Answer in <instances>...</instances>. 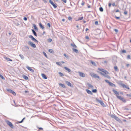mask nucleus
<instances>
[{
	"instance_id": "nucleus-34",
	"label": "nucleus",
	"mask_w": 131,
	"mask_h": 131,
	"mask_svg": "<svg viewBox=\"0 0 131 131\" xmlns=\"http://www.w3.org/2000/svg\"><path fill=\"white\" fill-rule=\"evenodd\" d=\"M103 72L104 73V74H107L108 73V72L106 71L105 70H104V71H103Z\"/></svg>"
},
{
	"instance_id": "nucleus-60",
	"label": "nucleus",
	"mask_w": 131,
	"mask_h": 131,
	"mask_svg": "<svg viewBox=\"0 0 131 131\" xmlns=\"http://www.w3.org/2000/svg\"><path fill=\"white\" fill-rule=\"evenodd\" d=\"M88 8H89L91 7V6L88 4Z\"/></svg>"
},
{
	"instance_id": "nucleus-3",
	"label": "nucleus",
	"mask_w": 131,
	"mask_h": 131,
	"mask_svg": "<svg viewBox=\"0 0 131 131\" xmlns=\"http://www.w3.org/2000/svg\"><path fill=\"white\" fill-rule=\"evenodd\" d=\"M49 2L53 6L54 8H57V6L56 3H55L56 4H54L51 0H49Z\"/></svg>"
},
{
	"instance_id": "nucleus-16",
	"label": "nucleus",
	"mask_w": 131,
	"mask_h": 131,
	"mask_svg": "<svg viewBox=\"0 0 131 131\" xmlns=\"http://www.w3.org/2000/svg\"><path fill=\"white\" fill-rule=\"evenodd\" d=\"M101 74L103 75H104V76L106 77L108 79H110L111 78L108 75H107V74H104L102 72H101Z\"/></svg>"
},
{
	"instance_id": "nucleus-36",
	"label": "nucleus",
	"mask_w": 131,
	"mask_h": 131,
	"mask_svg": "<svg viewBox=\"0 0 131 131\" xmlns=\"http://www.w3.org/2000/svg\"><path fill=\"white\" fill-rule=\"evenodd\" d=\"M59 74L61 76V77H63V76L64 74L62 73H61V72H59Z\"/></svg>"
},
{
	"instance_id": "nucleus-9",
	"label": "nucleus",
	"mask_w": 131,
	"mask_h": 131,
	"mask_svg": "<svg viewBox=\"0 0 131 131\" xmlns=\"http://www.w3.org/2000/svg\"><path fill=\"white\" fill-rule=\"evenodd\" d=\"M118 98L122 101L124 103H126V100L121 96H118Z\"/></svg>"
},
{
	"instance_id": "nucleus-41",
	"label": "nucleus",
	"mask_w": 131,
	"mask_h": 131,
	"mask_svg": "<svg viewBox=\"0 0 131 131\" xmlns=\"http://www.w3.org/2000/svg\"><path fill=\"white\" fill-rule=\"evenodd\" d=\"M0 77L3 80H5V78L1 74H0Z\"/></svg>"
},
{
	"instance_id": "nucleus-20",
	"label": "nucleus",
	"mask_w": 131,
	"mask_h": 131,
	"mask_svg": "<svg viewBox=\"0 0 131 131\" xmlns=\"http://www.w3.org/2000/svg\"><path fill=\"white\" fill-rule=\"evenodd\" d=\"M86 91L89 94L92 95L93 94L88 89H86Z\"/></svg>"
},
{
	"instance_id": "nucleus-59",
	"label": "nucleus",
	"mask_w": 131,
	"mask_h": 131,
	"mask_svg": "<svg viewBox=\"0 0 131 131\" xmlns=\"http://www.w3.org/2000/svg\"><path fill=\"white\" fill-rule=\"evenodd\" d=\"M39 129L40 130H42L43 129L42 128H41V127H40L39 128Z\"/></svg>"
},
{
	"instance_id": "nucleus-1",
	"label": "nucleus",
	"mask_w": 131,
	"mask_h": 131,
	"mask_svg": "<svg viewBox=\"0 0 131 131\" xmlns=\"http://www.w3.org/2000/svg\"><path fill=\"white\" fill-rule=\"evenodd\" d=\"M118 84L120 86H122L123 88H125L128 89V90H129L130 88L129 87L128 85H126L122 83V82L121 81H119L118 82Z\"/></svg>"
},
{
	"instance_id": "nucleus-33",
	"label": "nucleus",
	"mask_w": 131,
	"mask_h": 131,
	"mask_svg": "<svg viewBox=\"0 0 131 131\" xmlns=\"http://www.w3.org/2000/svg\"><path fill=\"white\" fill-rule=\"evenodd\" d=\"M91 63L93 64V65L94 66H96V63L94 62H93L92 61H91Z\"/></svg>"
},
{
	"instance_id": "nucleus-5",
	"label": "nucleus",
	"mask_w": 131,
	"mask_h": 131,
	"mask_svg": "<svg viewBox=\"0 0 131 131\" xmlns=\"http://www.w3.org/2000/svg\"><path fill=\"white\" fill-rule=\"evenodd\" d=\"M28 45H30L33 48H35L36 47L35 45L30 41H28Z\"/></svg>"
},
{
	"instance_id": "nucleus-18",
	"label": "nucleus",
	"mask_w": 131,
	"mask_h": 131,
	"mask_svg": "<svg viewBox=\"0 0 131 131\" xmlns=\"http://www.w3.org/2000/svg\"><path fill=\"white\" fill-rule=\"evenodd\" d=\"M64 68L66 70H67V71H68V72H72L71 70L68 68H67L66 67H64Z\"/></svg>"
},
{
	"instance_id": "nucleus-62",
	"label": "nucleus",
	"mask_w": 131,
	"mask_h": 131,
	"mask_svg": "<svg viewBox=\"0 0 131 131\" xmlns=\"http://www.w3.org/2000/svg\"><path fill=\"white\" fill-rule=\"evenodd\" d=\"M24 92L25 93H28L29 91H28L25 90Z\"/></svg>"
},
{
	"instance_id": "nucleus-2",
	"label": "nucleus",
	"mask_w": 131,
	"mask_h": 131,
	"mask_svg": "<svg viewBox=\"0 0 131 131\" xmlns=\"http://www.w3.org/2000/svg\"><path fill=\"white\" fill-rule=\"evenodd\" d=\"M110 116L111 117L114 118L117 121L120 122L121 121L120 119L115 114H111Z\"/></svg>"
},
{
	"instance_id": "nucleus-14",
	"label": "nucleus",
	"mask_w": 131,
	"mask_h": 131,
	"mask_svg": "<svg viewBox=\"0 0 131 131\" xmlns=\"http://www.w3.org/2000/svg\"><path fill=\"white\" fill-rule=\"evenodd\" d=\"M79 76L82 77L84 78L85 77V74L82 72H79Z\"/></svg>"
},
{
	"instance_id": "nucleus-54",
	"label": "nucleus",
	"mask_w": 131,
	"mask_h": 131,
	"mask_svg": "<svg viewBox=\"0 0 131 131\" xmlns=\"http://www.w3.org/2000/svg\"><path fill=\"white\" fill-rule=\"evenodd\" d=\"M119 95V92H118V93H117V94L116 95V97H117L118 98V96H118V95Z\"/></svg>"
},
{
	"instance_id": "nucleus-13",
	"label": "nucleus",
	"mask_w": 131,
	"mask_h": 131,
	"mask_svg": "<svg viewBox=\"0 0 131 131\" xmlns=\"http://www.w3.org/2000/svg\"><path fill=\"white\" fill-rule=\"evenodd\" d=\"M65 82L66 84H67L68 86L71 87H73V85L71 83L69 82H68L67 81H65Z\"/></svg>"
},
{
	"instance_id": "nucleus-25",
	"label": "nucleus",
	"mask_w": 131,
	"mask_h": 131,
	"mask_svg": "<svg viewBox=\"0 0 131 131\" xmlns=\"http://www.w3.org/2000/svg\"><path fill=\"white\" fill-rule=\"evenodd\" d=\"M23 78L26 80H27L28 79V78L26 75H23Z\"/></svg>"
},
{
	"instance_id": "nucleus-7",
	"label": "nucleus",
	"mask_w": 131,
	"mask_h": 131,
	"mask_svg": "<svg viewBox=\"0 0 131 131\" xmlns=\"http://www.w3.org/2000/svg\"><path fill=\"white\" fill-rule=\"evenodd\" d=\"M7 90L9 93H12L14 96L16 95V93L13 90L9 89H7Z\"/></svg>"
},
{
	"instance_id": "nucleus-57",
	"label": "nucleus",
	"mask_w": 131,
	"mask_h": 131,
	"mask_svg": "<svg viewBox=\"0 0 131 131\" xmlns=\"http://www.w3.org/2000/svg\"><path fill=\"white\" fill-rule=\"evenodd\" d=\"M85 38L87 39H89V37L88 36H86L85 37Z\"/></svg>"
},
{
	"instance_id": "nucleus-53",
	"label": "nucleus",
	"mask_w": 131,
	"mask_h": 131,
	"mask_svg": "<svg viewBox=\"0 0 131 131\" xmlns=\"http://www.w3.org/2000/svg\"><path fill=\"white\" fill-rule=\"evenodd\" d=\"M83 17H80L79 18V20H82V19H83Z\"/></svg>"
},
{
	"instance_id": "nucleus-50",
	"label": "nucleus",
	"mask_w": 131,
	"mask_h": 131,
	"mask_svg": "<svg viewBox=\"0 0 131 131\" xmlns=\"http://www.w3.org/2000/svg\"><path fill=\"white\" fill-rule=\"evenodd\" d=\"M114 31L116 32H118V29H114Z\"/></svg>"
},
{
	"instance_id": "nucleus-58",
	"label": "nucleus",
	"mask_w": 131,
	"mask_h": 131,
	"mask_svg": "<svg viewBox=\"0 0 131 131\" xmlns=\"http://www.w3.org/2000/svg\"><path fill=\"white\" fill-rule=\"evenodd\" d=\"M111 3H109L108 4V6L109 7H110L111 6Z\"/></svg>"
},
{
	"instance_id": "nucleus-47",
	"label": "nucleus",
	"mask_w": 131,
	"mask_h": 131,
	"mask_svg": "<svg viewBox=\"0 0 131 131\" xmlns=\"http://www.w3.org/2000/svg\"><path fill=\"white\" fill-rule=\"evenodd\" d=\"M95 24L96 25H98V23L97 21H95Z\"/></svg>"
},
{
	"instance_id": "nucleus-30",
	"label": "nucleus",
	"mask_w": 131,
	"mask_h": 131,
	"mask_svg": "<svg viewBox=\"0 0 131 131\" xmlns=\"http://www.w3.org/2000/svg\"><path fill=\"white\" fill-rule=\"evenodd\" d=\"M48 51L50 53H54V51L52 49H49V50Z\"/></svg>"
},
{
	"instance_id": "nucleus-8",
	"label": "nucleus",
	"mask_w": 131,
	"mask_h": 131,
	"mask_svg": "<svg viewBox=\"0 0 131 131\" xmlns=\"http://www.w3.org/2000/svg\"><path fill=\"white\" fill-rule=\"evenodd\" d=\"M29 38L31 39L33 41H34L35 42H36L37 43L38 42V41L35 38H34L32 36V35H29Z\"/></svg>"
},
{
	"instance_id": "nucleus-19",
	"label": "nucleus",
	"mask_w": 131,
	"mask_h": 131,
	"mask_svg": "<svg viewBox=\"0 0 131 131\" xmlns=\"http://www.w3.org/2000/svg\"><path fill=\"white\" fill-rule=\"evenodd\" d=\"M4 58L8 61H12V60L11 59L6 57H4Z\"/></svg>"
},
{
	"instance_id": "nucleus-12",
	"label": "nucleus",
	"mask_w": 131,
	"mask_h": 131,
	"mask_svg": "<svg viewBox=\"0 0 131 131\" xmlns=\"http://www.w3.org/2000/svg\"><path fill=\"white\" fill-rule=\"evenodd\" d=\"M116 19L117 20H120L121 21H125L124 17H115Z\"/></svg>"
},
{
	"instance_id": "nucleus-56",
	"label": "nucleus",
	"mask_w": 131,
	"mask_h": 131,
	"mask_svg": "<svg viewBox=\"0 0 131 131\" xmlns=\"http://www.w3.org/2000/svg\"><path fill=\"white\" fill-rule=\"evenodd\" d=\"M124 13L125 15H126L127 14V11H125L124 12Z\"/></svg>"
},
{
	"instance_id": "nucleus-61",
	"label": "nucleus",
	"mask_w": 131,
	"mask_h": 131,
	"mask_svg": "<svg viewBox=\"0 0 131 131\" xmlns=\"http://www.w3.org/2000/svg\"><path fill=\"white\" fill-rule=\"evenodd\" d=\"M100 70L101 71L103 72V71H104V70L103 69H101Z\"/></svg>"
},
{
	"instance_id": "nucleus-17",
	"label": "nucleus",
	"mask_w": 131,
	"mask_h": 131,
	"mask_svg": "<svg viewBox=\"0 0 131 131\" xmlns=\"http://www.w3.org/2000/svg\"><path fill=\"white\" fill-rule=\"evenodd\" d=\"M87 85L88 86L89 88H92V89L93 88H94L93 86L92 85L90 84L89 83H87Z\"/></svg>"
},
{
	"instance_id": "nucleus-44",
	"label": "nucleus",
	"mask_w": 131,
	"mask_h": 131,
	"mask_svg": "<svg viewBox=\"0 0 131 131\" xmlns=\"http://www.w3.org/2000/svg\"><path fill=\"white\" fill-rule=\"evenodd\" d=\"M52 41V39L51 38H49L48 39V41L49 42H51Z\"/></svg>"
},
{
	"instance_id": "nucleus-24",
	"label": "nucleus",
	"mask_w": 131,
	"mask_h": 131,
	"mask_svg": "<svg viewBox=\"0 0 131 131\" xmlns=\"http://www.w3.org/2000/svg\"><path fill=\"white\" fill-rule=\"evenodd\" d=\"M71 46L74 48H77V46H76V45L74 43H71Z\"/></svg>"
},
{
	"instance_id": "nucleus-48",
	"label": "nucleus",
	"mask_w": 131,
	"mask_h": 131,
	"mask_svg": "<svg viewBox=\"0 0 131 131\" xmlns=\"http://www.w3.org/2000/svg\"><path fill=\"white\" fill-rule=\"evenodd\" d=\"M15 25L17 26H19L20 25V24L18 22H16L15 23Z\"/></svg>"
},
{
	"instance_id": "nucleus-10",
	"label": "nucleus",
	"mask_w": 131,
	"mask_h": 131,
	"mask_svg": "<svg viewBox=\"0 0 131 131\" xmlns=\"http://www.w3.org/2000/svg\"><path fill=\"white\" fill-rule=\"evenodd\" d=\"M6 123H7V124H8L11 128H13V126L11 122H10L9 121H6Z\"/></svg>"
},
{
	"instance_id": "nucleus-42",
	"label": "nucleus",
	"mask_w": 131,
	"mask_h": 131,
	"mask_svg": "<svg viewBox=\"0 0 131 131\" xmlns=\"http://www.w3.org/2000/svg\"><path fill=\"white\" fill-rule=\"evenodd\" d=\"M68 19L69 20L71 21L72 20V18L71 17H68Z\"/></svg>"
},
{
	"instance_id": "nucleus-26",
	"label": "nucleus",
	"mask_w": 131,
	"mask_h": 131,
	"mask_svg": "<svg viewBox=\"0 0 131 131\" xmlns=\"http://www.w3.org/2000/svg\"><path fill=\"white\" fill-rule=\"evenodd\" d=\"M59 85L63 88H66L65 85L64 84L60 83L59 84Z\"/></svg>"
},
{
	"instance_id": "nucleus-51",
	"label": "nucleus",
	"mask_w": 131,
	"mask_h": 131,
	"mask_svg": "<svg viewBox=\"0 0 131 131\" xmlns=\"http://www.w3.org/2000/svg\"><path fill=\"white\" fill-rule=\"evenodd\" d=\"M85 4V2H82L81 3V4L83 6Z\"/></svg>"
},
{
	"instance_id": "nucleus-63",
	"label": "nucleus",
	"mask_w": 131,
	"mask_h": 131,
	"mask_svg": "<svg viewBox=\"0 0 131 131\" xmlns=\"http://www.w3.org/2000/svg\"><path fill=\"white\" fill-rule=\"evenodd\" d=\"M112 5L113 6H115V3H113L112 4Z\"/></svg>"
},
{
	"instance_id": "nucleus-4",
	"label": "nucleus",
	"mask_w": 131,
	"mask_h": 131,
	"mask_svg": "<svg viewBox=\"0 0 131 131\" xmlns=\"http://www.w3.org/2000/svg\"><path fill=\"white\" fill-rule=\"evenodd\" d=\"M91 75L92 77H93L94 78H97L100 80L101 79L95 73H92L91 74Z\"/></svg>"
},
{
	"instance_id": "nucleus-28",
	"label": "nucleus",
	"mask_w": 131,
	"mask_h": 131,
	"mask_svg": "<svg viewBox=\"0 0 131 131\" xmlns=\"http://www.w3.org/2000/svg\"><path fill=\"white\" fill-rule=\"evenodd\" d=\"M112 91L116 95L117 94V93H118V92L116 91L114 89Z\"/></svg>"
},
{
	"instance_id": "nucleus-46",
	"label": "nucleus",
	"mask_w": 131,
	"mask_h": 131,
	"mask_svg": "<svg viewBox=\"0 0 131 131\" xmlns=\"http://www.w3.org/2000/svg\"><path fill=\"white\" fill-rule=\"evenodd\" d=\"M122 51L123 53H126V51L124 50H122Z\"/></svg>"
},
{
	"instance_id": "nucleus-23",
	"label": "nucleus",
	"mask_w": 131,
	"mask_h": 131,
	"mask_svg": "<svg viewBox=\"0 0 131 131\" xmlns=\"http://www.w3.org/2000/svg\"><path fill=\"white\" fill-rule=\"evenodd\" d=\"M31 30L34 35L36 36H37V34L34 30L33 29H32Z\"/></svg>"
},
{
	"instance_id": "nucleus-11",
	"label": "nucleus",
	"mask_w": 131,
	"mask_h": 131,
	"mask_svg": "<svg viewBox=\"0 0 131 131\" xmlns=\"http://www.w3.org/2000/svg\"><path fill=\"white\" fill-rule=\"evenodd\" d=\"M96 101L97 102L100 103L104 107L105 106V104L102 101L98 99Z\"/></svg>"
},
{
	"instance_id": "nucleus-43",
	"label": "nucleus",
	"mask_w": 131,
	"mask_h": 131,
	"mask_svg": "<svg viewBox=\"0 0 131 131\" xmlns=\"http://www.w3.org/2000/svg\"><path fill=\"white\" fill-rule=\"evenodd\" d=\"M127 59H130V56L129 55H127Z\"/></svg>"
},
{
	"instance_id": "nucleus-32",
	"label": "nucleus",
	"mask_w": 131,
	"mask_h": 131,
	"mask_svg": "<svg viewBox=\"0 0 131 131\" xmlns=\"http://www.w3.org/2000/svg\"><path fill=\"white\" fill-rule=\"evenodd\" d=\"M114 68L116 71H117L118 70V68L116 66H114Z\"/></svg>"
},
{
	"instance_id": "nucleus-35",
	"label": "nucleus",
	"mask_w": 131,
	"mask_h": 131,
	"mask_svg": "<svg viewBox=\"0 0 131 131\" xmlns=\"http://www.w3.org/2000/svg\"><path fill=\"white\" fill-rule=\"evenodd\" d=\"M99 9L100 11L101 12H103V8L102 7H100L99 8Z\"/></svg>"
},
{
	"instance_id": "nucleus-55",
	"label": "nucleus",
	"mask_w": 131,
	"mask_h": 131,
	"mask_svg": "<svg viewBox=\"0 0 131 131\" xmlns=\"http://www.w3.org/2000/svg\"><path fill=\"white\" fill-rule=\"evenodd\" d=\"M64 3H66L67 2L66 0H62Z\"/></svg>"
},
{
	"instance_id": "nucleus-15",
	"label": "nucleus",
	"mask_w": 131,
	"mask_h": 131,
	"mask_svg": "<svg viewBox=\"0 0 131 131\" xmlns=\"http://www.w3.org/2000/svg\"><path fill=\"white\" fill-rule=\"evenodd\" d=\"M26 68L29 70H30L31 72H34V70L32 69L31 67L27 66L26 67Z\"/></svg>"
},
{
	"instance_id": "nucleus-49",
	"label": "nucleus",
	"mask_w": 131,
	"mask_h": 131,
	"mask_svg": "<svg viewBox=\"0 0 131 131\" xmlns=\"http://www.w3.org/2000/svg\"><path fill=\"white\" fill-rule=\"evenodd\" d=\"M47 26L49 27H50L51 26V25L50 23H48L47 24Z\"/></svg>"
},
{
	"instance_id": "nucleus-6",
	"label": "nucleus",
	"mask_w": 131,
	"mask_h": 131,
	"mask_svg": "<svg viewBox=\"0 0 131 131\" xmlns=\"http://www.w3.org/2000/svg\"><path fill=\"white\" fill-rule=\"evenodd\" d=\"M105 81L107 83H108L109 84V85L112 86L113 87L114 86H115V85L113 84V83L110 82L108 80H105Z\"/></svg>"
},
{
	"instance_id": "nucleus-27",
	"label": "nucleus",
	"mask_w": 131,
	"mask_h": 131,
	"mask_svg": "<svg viewBox=\"0 0 131 131\" xmlns=\"http://www.w3.org/2000/svg\"><path fill=\"white\" fill-rule=\"evenodd\" d=\"M72 50L73 51H74V52H75V53H78V50L76 49L73 48Z\"/></svg>"
},
{
	"instance_id": "nucleus-52",
	"label": "nucleus",
	"mask_w": 131,
	"mask_h": 131,
	"mask_svg": "<svg viewBox=\"0 0 131 131\" xmlns=\"http://www.w3.org/2000/svg\"><path fill=\"white\" fill-rule=\"evenodd\" d=\"M24 19L26 21L27 20V18L26 17H24Z\"/></svg>"
},
{
	"instance_id": "nucleus-29",
	"label": "nucleus",
	"mask_w": 131,
	"mask_h": 131,
	"mask_svg": "<svg viewBox=\"0 0 131 131\" xmlns=\"http://www.w3.org/2000/svg\"><path fill=\"white\" fill-rule=\"evenodd\" d=\"M33 27L35 29L36 31V30H38V29L36 27V25L35 24H33Z\"/></svg>"
},
{
	"instance_id": "nucleus-21",
	"label": "nucleus",
	"mask_w": 131,
	"mask_h": 131,
	"mask_svg": "<svg viewBox=\"0 0 131 131\" xmlns=\"http://www.w3.org/2000/svg\"><path fill=\"white\" fill-rule=\"evenodd\" d=\"M41 76L43 78L45 79H47V78L46 75L42 73L41 74Z\"/></svg>"
},
{
	"instance_id": "nucleus-39",
	"label": "nucleus",
	"mask_w": 131,
	"mask_h": 131,
	"mask_svg": "<svg viewBox=\"0 0 131 131\" xmlns=\"http://www.w3.org/2000/svg\"><path fill=\"white\" fill-rule=\"evenodd\" d=\"M97 91V90L96 89H93L92 90V92L94 93H96Z\"/></svg>"
},
{
	"instance_id": "nucleus-64",
	"label": "nucleus",
	"mask_w": 131,
	"mask_h": 131,
	"mask_svg": "<svg viewBox=\"0 0 131 131\" xmlns=\"http://www.w3.org/2000/svg\"><path fill=\"white\" fill-rule=\"evenodd\" d=\"M25 47L26 48H27L28 49H29V47L27 46H26Z\"/></svg>"
},
{
	"instance_id": "nucleus-31",
	"label": "nucleus",
	"mask_w": 131,
	"mask_h": 131,
	"mask_svg": "<svg viewBox=\"0 0 131 131\" xmlns=\"http://www.w3.org/2000/svg\"><path fill=\"white\" fill-rule=\"evenodd\" d=\"M19 56L22 59H24V57L22 54H19Z\"/></svg>"
},
{
	"instance_id": "nucleus-37",
	"label": "nucleus",
	"mask_w": 131,
	"mask_h": 131,
	"mask_svg": "<svg viewBox=\"0 0 131 131\" xmlns=\"http://www.w3.org/2000/svg\"><path fill=\"white\" fill-rule=\"evenodd\" d=\"M56 63L57 65L60 66H61V63L60 62H57Z\"/></svg>"
},
{
	"instance_id": "nucleus-22",
	"label": "nucleus",
	"mask_w": 131,
	"mask_h": 131,
	"mask_svg": "<svg viewBox=\"0 0 131 131\" xmlns=\"http://www.w3.org/2000/svg\"><path fill=\"white\" fill-rule=\"evenodd\" d=\"M39 25L40 27L42 28V29H44V26L42 25V24L41 23H39Z\"/></svg>"
},
{
	"instance_id": "nucleus-38",
	"label": "nucleus",
	"mask_w": 131,
	"mask_h": 131,
	"mask_svg": "<svg viewBox=\"0 0 131 131\" xmlns=\"http://www.w3.org/2000/svg\"><path fill=\"white\" fill-rule=\"evenodd\" d=\"M64 56L66 58H69V56L68 55L66 54H64Z\"/></svg>"
},
{
	"instance_id": "nucleus-45",
	"label": "nucleus",
	"mask_w": 131,
	"mask_h": 131,
	"mask_svg": "<svg viewBox=\"0 0 131 131\" xmlns=\"http://www.w3.org/2000/svg\"><path fill=\"white\" fill-rule=\"evenodd\" d=\"M126 96L131 97V94H126Z\"/></svg>"
},
{
	"instance_id": "nucleus-40",
	"label": "nucleus",
	"mask_w": 131,
	"mask_h": 131,
	"mask_svg": "<svg viewBox=\"0 0 131 131\" xmlns=\"http://www.w3.org/2000/svg\"><path fill=\"white\" fill-rule=\"evenodd\" d=\"M43 53L44 56L47 58V56L46 53L44 51L43 52Z\"/></svg>"
}]
</instances>
